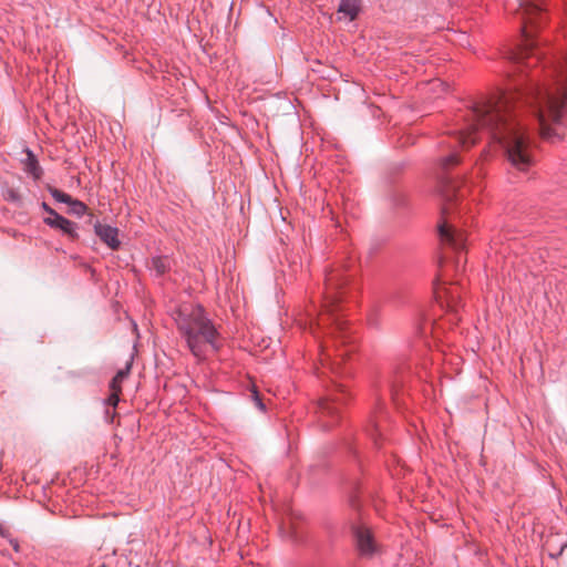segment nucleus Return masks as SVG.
<instances>
[{
  "instance_id": "1",
  "label": "nucleus",
  "mask_w": 567,
  "mask_h": 567,
  "mask_svg": "<svg viewBox=\"0 0 567 567\" xmlns=\"http://www.w3.org/2000/svg\"><path fill=\"white\" fill-rule=\"evenodd\" d=\"M516 14L522 21L523 40L512 59L522 66L543 62L544 79L533 74L528 86L519 93L502 94L482 100L468 107L464 124L451 136L452 147H470L483 134L499 143L508 162L519 171H527L534 163L527 123L528 111L544 140L561 138V127L567 115V52L545 59L534 39V29L545 21L543 0H517Z\"/></svg>"
},
{
  "instance_id": "2",
  "label": "nucleus",
  "mask_w": 567,
  "mask_h": 567,
  "mask_svg": "<svg viewBox=\"0 0 567 567\" xmlns=\"http://www.w3.org/2000/svg\"><path fill=\"white\" fill-rule=\"evenodd\" d=\"M181 337L192 354L197 359L205 358L207 351L218 350L219 333L199 305H182L173 313Z\"/></svg>"
},
{
  "instance_id": "3",
  "label": "nucleus",
  "mask_w": 567,
  "mask_h": 567,
  "mask_svg": "<svg viewBox=\"0 0 567 567\" xmlns=\"http://www.w3.org/2000/svg\"><path fill=\"white\" fill-rule=\"evenodd\" d=\"M434 296L442 308L452 313H456L461 303L460 287L453 284L436 282L434 284Z\"/></svg>"
},
{
  "instance_id": "4",
  "label": "nucleus",
  "mask_w": 567,
  "mask_h": 567,
  "mask_svg": "<svg viewBox=\"0 0 567 567\" xmlns=\"http://www.w3.org/2000/svg\"><path fill=\"white\" fill-rule=\"evenodd\" d=\"M352 534L358 551L361 556L370 557L377 550V544L370 529L363 524H357L352 527Z\"/></svg>"
},
{
  "instance_id": "5",
  "label": "nucleus",
  "mask_w": 567,
  "mask_h": 567,
  "mask_svg": "<svg viewBox=\"0 0 567 567\" xmlns=\"http://www.w3.org/2000/svg\"><path fill=\"white\" fill-rule=\"evenodd\" d=\"M439 234L441 240L450 245L455 251L461 252L465 249L466 237L462 230L456 229L445 221L439 225Z\"/></svg>"
},
{
  "instance_id": "6",
  "label": "nucleus",
  "mask_w": 567,
  "mask_h": 567,
  "mask_svg": "<svg viewBox=\"0 0 567 567\" xmlns=\"http://www.w3.org/2000/svg\"><path fill=\"white\" fill-rule=\"evenodd\" d=\"M94 231L112 250H116L120 247L121 241L118 239V229L116 227L96 221L94 224Z\"/></svg>"
},
{
  "instance_id": "7",
  "label": "nucleus",
  "mask_w": 567,
  "mask_h": 567,
  "mask_svg": "<svg viewBox=\"0 0 567 567\" xmlns=\"http://www.w3.org/2000/svg\"><path fill=\"white\" fill-rule=\"evenodd\" d=\"M44 223L51 228L60 229L63 234L68 235L72 239L78 238L76 224L58 213L52 217H45Z\"/></svg>"
},
{
  "instance_id": "8",
  "label": "nucleus",
  "mask_w": 567,
  "mask_h": 567,
  "mask_svg": "<svg viewBox=\"0 0 567 567\" xmlns=\"http://www.w3.org/2000/svg\"><path fill=\"white\" fill-rule=\"evenodd\" d=\"M172 264V259L167 256H154L148 262V269L156 277H161L171 270Z\"/></svg>"
},
{
  "instance_id": "9",
  "label": "nucleus",
  "mask_w": 567,
  "mask_h": 567,
  "mask_svg": "<svg viewBox=\"0 0 567 567\" xmlns=\"http://www.w3.org/2000/svg\"><path fill=\"white\" fill-rule=\"evenodd\" d=\"M361 9L360 0H341L338 7V13L342 14L343 18H347L349 21H353Z\"/></svg>"
},
{
  "instance_id": "10",
  "label": "nucleus",
  "mask_w": 567,
  "mask_h": 567,
  "mask_svg": "<svg viewBox=\"0 0 567 567\" xmlns=\"http://www.w3.org/2000/svg\"><path fill=\"white\" fill-rule=\"evenodd\" d=\"M27 157L23 159L24 171L33 177V179L38 181L42 176V168L39 165V162L33 154V152L29 148L25 150Z\"/></svg>"
},
{
  "instance_id": "11",
  "label": "nucleus",
  "mask_w": 567,
  "mask_h": 567,
  "mask_svg": "<svg viewBox=\"0 0 567 567\" xmlns=\"http://www.w3.org/2000/svg\"><path fill=\"white\" fill-rule=\"evenodd\" d=\"M338 400L339 399L336 396L322 399L320 401V409H321L322 414L328 415V416H333V415L338 414V406H337Z\"/></svg>"
},
{
  "instance_id": "12",
  "label": "nucleus",
  "mask_w": 567,
  "mask_h": 567,
  "mask_svg": "<svg viewBox=\"0 0 567 567\" xmlns=\"http://www.w3.org/2000/svg\"><path fill=\"white\" fill-rule=\"evenodd\" d=\"M49 193L59 203L70 205L73 200V198L69 194H66L58 188H54V187H50Z\"/></svg>"
},
{
  "instance_id": "13",
  "label": "nucleus",
  "mask_w": 567,
  "mask_h": 567,
  "mask_svg": "<svg viewBox=\"0 0 567 567\" xmlns=\"http://www.w3.org/2000/svg\"><path fill=\"white\" fill-rule=\"evenodd\" d=\"M69 206L71 213H73L76 216H82L86 212V205L78 199H73Z\"/></svg>"
},
{
  "instance_id": "14",
  "label": "nucleus",
  "mask_w": 567,
  "mask_h": 567,
  "mask_svg": "<svg viewBox=\"0 0 567 567\" xmlns=\"http://www.w3.org/2000/svg\"><path fill=\"white\" fill-rule=\"evenodd\" d=\"M441 161H442L441 164L443 167H449L451 165H455L458 162V158H457L456 153L452 152L447 156L443 157Z\"/></svg>"
},
{
  "instance_id": "15",
  "label": "nucleus",
  "mask_w": 567,
  "mask_h": 567,
  "mask_svg": "<svg viewBox=\"0 0 567 567\" xmlns=\"http://www.w3.org/2000/svg\"><path fill=\"white\" fill-rule=\"evenodd\" d=\"M120 393L121 392L111 391V394L109 395V398L106 400V403L109 405H112L113 408H115L120 402Z\"/></svg>"
},
{
  "instance_id": "16",
  "label": "nucleus",
  "mask_w": 567,
  "mask_h": 567,
  "mask_svg": "<svg viewBox=\"0 0 567 567\" xmlns=\"http://www.w3.org/2000/svg\"><path fill=\"white\" fill-rule=\"evenodd\" d=\"M131 363H126L125 368L124 369H121L117 371V373L115 374V377L118 379V380H122L124 381L127 375L130 374V371H131Z\"/></svg>"
},
{
  "instance_id": "17",
  "label": "nucleus",
  "mask_w": 567,
  "mask_h": 567,
  "mask_svg": "<svg viewBox=\"0 0 567 567\" xmlns=\"http://www.w3.org/2000/svg\"><path fill=\"white\" fill-rule=\"evenodd\" d=\"M122 383H123V381H122V380H118V379L114 375V378L112 379V381H111V383H110V389H111V391L121 392V391H122Z\"/></svg>"
},
{
  "instance_id": "18",
  "label": "nucleus",
  "mask_w": 567,
  "mask_h": 567,
  "mask_svg": "<svg viewBox=\"0 0 567 567\" xmlns=\"http://www.w3.org/2000/svg\"><path fill=\"white\" fill-rule=\"evenodd\" d=\"M333 302H334V299L331 297L330 299H327V303L324 305L327 316H329V317L333 316V313H332L333 312V310H332Z\"/></svg>"
},
{
  "instance_id": "19",
  "label": "nucleus",
  "mask_w": 567,
  "mask_h": 567,
  "mask_svg": "<svg viewBox=\"0 0 567 567\" xmlns=\"http://www.w3.org/2000/svg\"><path fill=\"white\" fill-rule=\"evenodd\" d=\"M254 401H255L256 405L258 406V409H260L261 411H265L266 406L262 403L260 396L258 395V393L256 391L254 392Z\"/></svg>"
},
{
  "instance_id": "20",
  "label": "nucleus",
  "mask_w": 567,
  "mask_h": 567,
  "mask_svg": "<svg viewBox=\"0 0 567 567\" xmlns=\"http://www.w3.org/2000/svg\"><path fill=\"white\" fill-rule=\"evenodd\" d=\"M42 208L45 213L49 214L48 217H52V216H54V214H56V212L54 209H52L47 203H42Z\"/></svg>"
},
{
  "instance_id": "21",
  "label": "nucleus",
  "mask_w": 567,
  "mask_h": 567,
  "mask_svg": "<svg viewBox=\"0 0 567 567\" xmlns=\"http://www.w3.org/2000/svg\"><path fill=\"white\" fill-rule=\"evenodd\" d=\"M10 544L12 545V547H13V549H14L16 551H18V550H19V544H18V542H17V540L11 539V540H10Z\"/></svg>"
},
{
  "instance_id": "22",
  "label": "nucleus",
  "mask_w": 567,
  "mask_h": 567,
  "mask_svg": "<svg viewBox=\"0 0 567 567\" xmlns=\"http://www.w3.org/2000/svg\"><path fill=\"white\" fill-rule=\"evenodd\" d=\"M427 328H430V329L432 330V326H431V324H425L424 327H422V329H421L420 333H421V334H425V333H426Z\"/></svg>"
},
{
  "instance_id": "23",
  "label": "nucleus",
  "mask_w": 567,
  "mask_h": 567,
  "mask_svg": "<svg viewBox=\"0 0 567 567\" xmlns=\"http://www.w3.org/2000/svg\"><path fill=\"white\" fill-rule=\"evenodd\" d=\"M327 285L329 287L333 286V278L332 277L327 278Z\"/></svg>"
},
{
  "instance_id": "24",
  "label": "nucleus",
  "mask_w": 567,
  "mask_h": 567,
  "mask_svg": "<svg viewBox=\"0 0 567 567\" xmlns=\"http://www.w3.org/2000/svg\"><path fill=\"white\" fill-rule=\"evenodd\" d=\"M333 320H334L336 324L338 326V328H340L341 323L338 321V319L336 318Z\"/></svg>"
},
{
  "instance_id": "25",
  "label": "nucleus",
  "mask_w": 567,
  "mask_h": 567,
  "mask_svg": "<svg viewBox=\"0 0 567 567\" xmlns=\"http://www.w3.org/2000/svg\"><path fill=\"white\" fill-rule=\"evenodd\" d=\"M0 535L6 536L4 530L2 529L1 526H0Z\"/></svg>"
},
{
  "instance_id": "26",
  "label": "nucleus",
  "mask_w": 567,
  "mask_h": 567,
  "mask_svg": "<svg viewBox=\"0 0 567 567\" xmlns=\"http://www.w3.org/2000/svg\"><path fill=\"white\" fill-rule=\"evenodd\" d=\"M10 197L14 199V198H16V195H14L13 193H11V194H10Z\"/></svg>"
}]
</instances>
